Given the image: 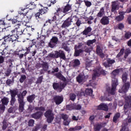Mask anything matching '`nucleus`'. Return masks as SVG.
I'll return each instance as SVG.
<instances>
[{"label":"nucleus","mask_w":131,"mask_h":131,"mask_svg":"<svg viewBox=\"0 0 131 131\" xmlns=\"http://www.w3.org/2000/svg\"><path fill=\"white\" fill-rule=\"evenodd\" d=\"M4 111H5V105L2 102H0V112L3 113Z\"/></svg>","instance_id":"79ce46f5"},{"label":"nucleus","mask_w":131,"mask_h":131,"mask_svg":"<svg viewBox=\"0 0 131 131\" xmlns=\"http://www.w3.org/2000/svg\"><path fill=\"white\" fill-rule=\"evenodd\" d=\"M55 76L57 78H59V79H62L63 80H65V78L64 77H61L62 75L60 73H56L55 74Z\"/></svg>","instance_id":"ea45409f"},{"label":"nucleus","mask_w":131,"mask_h":131,"mask_svg":"<svg viewBox=\"0 0 131 131\" xmlns=\"http://www.w3.org/2000/svg\"><path fill=\"white\" fill-rule=\"evenodd\" d=\"M25 79H26V76L25 75H21V77L19 79V81L20 82L22 83V82H24V81L25 80Z\"/></svg>","instance_id":"de8ad7c7"},{"label":"nucleus","mask_w":131,"mask_h":131,"mask_svg":"<svg viewBox=\"0 0 131 131\" xmlns=\"http://www.w3.org/2000/svg\"><path fill=\"white\" fill-rule=\"evenodd\" d=\"M10 36H11L12 42L19 38V36L17 34L16 35H10Z\"/></svg>","instance_id":"473e14b6"},{"label":"nucleus","mask_w":131,"mask_h":131,"mask_svg":"<svg viewBox=\"0 0 131 131\" xmlns=\"http://www.w3.org/2000/svg\"><path fill=\"white\" fill-rule=\"evenodd\" d=\"M119 8V2H112V12H115L116 10H118Z\"/></svg>","instance_id":"9b49d317"},{"label":"nucleus","mask_w":131,"mask_h":131,"mask_svg":"<svg viewBox=\"0 0 131 131\" xmlns=\"http://www.w3.org/2000/svg\"><path fill=\"white\" fill-rule=\"evenodd\" d=\"M62 10L64 13V14L66 15L67 14L68 12H69L70 10H71V6L69 5H67L64 7L62 8Z\"/></svg>","instance_id":"4be33fe9"},{"label":"nucleus","mask_w":131,"mask_h":131,"mask_svg":"<svg viewBox=\"0 0 131 131\" xmlns=\"http://www.w3.org/2000/svg\"><path fill=\"white\" fill-rule=\"evenodd\" d=\"M84 2L86 7H91V6H92V3H91V2H89V1H84Z\"/></svg>","instance_id":"0e129e2a"},{"label":"nucleus","mask_w":131,"mask_h":131,"mask_svg":"<svg viewBox=\"0 0 131 131\" xmlns=\"http://www.w3.org/2000/svg\"><path fill=\"white\" fill-rule=\"evenodd\" d=\"M92 31V28L91 27H88V28H85L84 30L83 31L82 34L84 35H88L90 33V32H91Z\"/></svg>","instance_id":"aec40b11"},{"label":"nucleus","mask_w":131,"mask_h":131,"mask_svg":"<svg viewBox=\"0 0 131 131\" xmlns=\"http://www.w3.org/2000/svg\"><path fill=\"white\" fill-rule=\"evenodd\" d=\"M35 109L37 111H45L46 110V109L43 107H36Z\"/></svg>","instance_id":"3c124183"},{"label":"nucleus","mask_w":131,"mask_h":131,"mask_svg":"<svg viewBox=\"0 0 131 131\" xmlns=\"http://www.w3.org/2000/svg\"><path fill=\"white\" fill-rule=\"evenodd\" d=\"M70 100L72 101H74L75 99L76 98V95H75L74 94H70Z\"/></svg>","instance_id":"8fccbe9b"},{"label":"nucleus","mask_w":131,"mask_h":131,"mask_svg":"<svg viewBox=\"0 0 131 131\" xmlns=\"http://www.w3.org/2000/svg\"><path fill=\"white\" fill-rule=\"evenodd\" d=\"M47 12H48V8L45 7L40 10V14L43 15V14H46Z\"/></svg>","instance_id":"a19ab883"},{"label":"nucleus","mask_w":131,"mask_h":131,"mask_svg":"<svg viewBox=\"0 0 131 131\" xmlns=\"http://www.w3.org/2000/svg\"><path fill=\"white\" fill-rule=\"evenodd\" d=\"M27 94V91H24V92H23L22 94H17V97L19 95H20L23 97V98H24V97H25L26 96V94Z\"/></svg>","instance_id":"052dcab7"},{"label":"nucleus","mask_w":131,"mask_h":131,"mask_svg":"<svg viewBox=\"0 0 131 131\" xmlns=\"http://www.w3.org/2000/svg\"><path fill=\"white\" fill-rule=\"evenodd\" d=\"M47 58H55V54H54V53H50V54H49L48 56H47Z\"/></svg>","instance_id":"69168bd1"},{"label":"nucleus","mask_w":131,"mask_h":131,"mask_svg":"<svg viewBox=\"0 0 131 131\" xmlns=\"http://www.w3.org/2000/svg\"><path fill=\"white\" fill-rule=\"evenodd\" d=\"M124 18V16H123V14H122L117 16L116 17V20H117V21H122V20H123Z\"/></svg>","instance_id":"58836bf2"},{"label":"nucleus","mask_w":131,"mask_h":131,"mask_svg":"<svg viewBox=\"0 0 131 131\" xmlns=\"http://www.w3.org/2000/svg\"><path fill=\"white\" fill-rule=\"evenodd\" d=\"M59 57L63 59V60H65V59H66L65 53L62 50L59 51Z\"/></svg>","instance_id":"cd10ccee"},{"label":"nucleus","mask_w":131,"mask_h":131,"mask_svg":"<svg viewBox=\"0 0 131 131\" xmlns=\"http://www.w3.org/2000/svg\"><path fill=\"white\" fill-rule=\"evenodd\" d=\"M34 99H35V95L34 94L27 97V101H28L29 103H32V102L34 101Z\"/></svg>","instance_id":"5701e85b"},{"label":"nucleus","mask_w":131,"mask_h":131,"mask_svg":"<svg viewBox=\"0 0 131 131\" xmlns=\"http://www.w3.org/2000/svg\"><path fill=\"white\" fill-rule=\"evenodd\" d=\"M72 62L74 67H77L80 65V61L78 59H74Z\"/></svg>","instance_id":"b1692460"},{"label":"nucleus","mask_w":131,"mask_h":131,"mask_svg":"<svg viewBox=\"0 0 131 131\" xmlns=\"http://www.w3.org/2000/svg\"><path fill=\"white\" fill-rule=\"evenodd\" d=\"M42 79H43V77L42 76L39 77L37 79V83H41V82H42Z\"/></svg>","instance_id":"4d7b16f0"},{"label":"nucleus","mask_w":131,"mask_h":131,"mask_svg":"<svg viewBox=\"0 0 131 131\" xmlns=\"http://www.w3.org/2000/svg\"><path fill=\"white\" fill-rule=\"evenodd\" d=\"M9 126H11V124L6 122V121L4 120L3 121V129H6V128H7V127H9Z\"/></svg>","instance_id":"c85d7f7f"},{"label":"nucleus","mask_w":131,"mask_h":131,"mask_svg":"<svg viewBox=\"0 0 131 131\" xmlns=\"http://www.w3.org/2000/svg\"><path fill=\"white\" fill-rule=\"evenodd\" d=\"M96 42V39H94L93 40H89L86 42V45L89 47H91L90 48H87L85 49V52L86 53H90L91 51H93V47H92V45H93V43H95Z\"/></svg>","instance_id":"0eeeda50"},{"label":"nucleus","mask_w":131,"mask_h":131,"mask_svg":"<svg viewBox=\"0 0 131 131\" xmlns=\"http://www.w3.org/2000/svg\"><path fill=\"white\" fill-rule=\"evenodd\" d=\"M69 123H70V120L68 119L63 121V124L64 125H69Z\"/></svg>","instance_id":"338daca9"},{"label":"nucleus","mask_w":131,"mask_h":131,"mask_svg":"<svg viewBox=\"0 0 131 131\" xmlns=\"http://www.w3.org/2000/svg\"><path fill=\"white\" fill-rule=\"evenodd\" d=\"M86 78H88V76H84L83 75L80 74L76 77V80L77 82L82 84L83 82L86 81Z\"/></svg>","instance_id":"423d86ee"},{"label":"nucleus","mask_w":131,"mask_h":131,"mask_svg":"<svg viewBox=\"0 0 131 131\" xmlns=\"http://www.w3.org/2000/svg\"><path fill=\"white\" fill-rule=\"evenodd\" d=\"M123 53H124V49L122 48L121 49L120 52L117 55V58H119V57H121V55H123Z\"/></svg>","instance_id":"c03bdc74"},{"label":"nucleus","mask_w":131,"mask_h":131,"mask_svg":"<svg viewBox=\"0 0 131 131\" xmlns=\"http://www.w3.org/2000/svg\"><path fill=\"white\" fill-rule=\"evenodd\" d=\"M11 34L10 35H16L17 34V29H15L14 30H13L11 31Z\"/></svg>","instance_id":"bf43d9fd"},{"label":"nucleus","mask_w":131,"mask_h":131,"mask_svg":"<svg viewBox=\"0 0 131 131\" xmlns=\"http://www.w3.org/2000/svg\"><path fill=\"white\" fill-rule=\"evenodd\" d=\"M45 116L47 118V122L48 123H51L54 120V114L52 110H48L45 114Z\"/></svg>","instance_id":"7ed1b4c3"},{"label":"nucleus","mask_w":131,"mask_h":131,"mask_svg":"<svg viewBox=\"0 0 131 131\" xmlns=\"http://www.w3.org/2000/svg\"><path fill=\"white\" fill-rule=\"evenodd\" d=\"M54 100L56 105H60L63 102L64 98L63 96H56L54 97Z\"/></svg>","instance_id":"9d476101"},{"label":"nucleus","mask_w":131,"mask_h":131,"mask_svg":"<svg viewBox=\"0 0 131 131\" xmlns=\"http://www.w3.org/2000/svg\"><path fill=\"white\" fill-rule=\"evenodd\" d=\"M71 23H72V18H71V17L68 18L61 25V28H67L69 27V26L71 25Z\"/></svg>","instance_id":"39448f33"},{"label":"nucleus","mask_w":131,"mask_h":131,"mask_svg":"<svg viewBox=\"0 0 131 131\" xmlns=\"http://www.w3.org/2000/svg\"><path fill=\"white\" fill-rule=\"evenodd\" d=\"M102 127H103V126H102V123H97L94 125V131H100Z\"/></svg>","instance_id":"f3484780"},{"label":"nucleus","mask_w":131,"mask_h":131,"mask_svg":"<svg viewBox=\"0 0 131 131\" xmlns=\"http://www.w3.org/2000/svg\"><path fill=\"white\" fill-rule=\"evenodd\" d=\"M122 79L123 82H126V80H127V74L126 73L122 74Z\"/></svg>","instance_id":"2f4dec72"},{"label":"nucleus","mask_w":131,"mask_h":131,"mask_svg":"<svg viewBox=\"0 0 131 131\" xmlns=\"http://www.w3.org/2000/svg\"><path fill=\"white\" fill-rule=\"evenodd\" d=\"M56 14L58 16H59L60 17H64V16L66 15L65 14V12H64L63 9L61 8H58Z\"/></svg>","instance_id":"a211bd4d"},{"label":"nucleus","mask_w":131,"mask_h":131,"mask_svg":"<svg viewBox=\"0 0 131 131\" xmlns=\"http://www.w3.org/2000/svg\"><path fill=\"white\" fill-rule=\"evenodd\" d=\"M120 117V114L119 113H117L116 115L114 116L113 118V121L114 122H116L117 121V120Z\"/></svg>","instance_id":"f704fd0d"},{"label":"nucleus","mask_w":131,"mask_h":131,"mask_svg":"<svg viewBox=\"0 0 131 131\" xmlns=\"http://www.w3.org/2000/svg\"><path fill=\"white\" fill-rule=\"evenodd\" d=\"M54 54V56L55 58H59L60 57V51H55Z\"/></svg>","instance_id":"680f3d73"},{"label":"nucleus","mask_w":131,"mask_h":131,"mask_svg":"<svg viewBox=\"0 0 131 131\" xmlns=\"http://www.w3.org/2000/svg\"><path fill=\"white\" fill-rule=\"evenodd\" d=\"M8 53V50L7 49H5L2 52H1V54L2 55V56H6V55H7Z\"/></svg>","instance_id":"603ef678"},{"label":"nucleus","mask_w":131,"mask_h":131,"mask_svg":"<svg viewBox=\"0 0 131 131\" xmlns=\"http://www.w3.org/2000/svg\"><path fill=\"white\" fill-rule=\"evenodd\" d=\"M5 62V57L0 56V64H3Z\"/></svg>","instance_id":"e2e57ef3"},{"label":"nucleus","mask_w":131,"mask_h":131,"mask_svg":"<svg viewBox=\"0 0 131 131\" xmlns=\"http://www.w3.org/2000/svg\"><path fill=\"white\" fill-rule=\"evenodd\" d=\"M106 61L110 65L113 64V63H115V60L114 59H111L110 58H107Z\"/></svg>","instance_id":"49530a36"},{"label":"nucleus","mask_w":131,"mask_h":131,"mask_svg":"<svg viewBox=\"0 0 131 131\" xmlns=\"http://www.w3.org/2000/svg\"><path fill=\"white\" fill-rule=\"evenodd\" d=\"M100 22L102 25H108L109 24V17L108 16H103Z\"/></svg>","instance_id":"f8f14e48"},{"label":"nucleus","mask_w":131,"mask_h":131,"mask_svg":"<svg viewBox=\"0 0 131 131\" xmlns=\"http://www.w3.org/2000/svg\"><path fill=\"white\" fill-rule=\"evenodd\" d=\"M57 43H58V38L56 37H53L49 43V47L52 48H54Z\"/></svg>","instance_id":"6e6552de"},{"label":"nucleus","mask_w":131,"mask_h":131,"mask_svg":"<svg viewBox=\"0 0 131 131\" xmlns=\"http://www.w3.org/2000/svg\"><path fill=\"white\" fill-rule=\"evenodd\" d=\"M119 73V70H115L112 73V88H110V87H108L106 90L107 93H108V94H111V95L115 94V91H116V86L118 85V82L116 78H115V76H116V75H118Z\"/></svg>","instance_id":"f257e3e1"},{"label":"nucleus","mask_w":131,"mask_h":131,"mask_svg":"<svg viewBox=\"0 0 131 131\" xmlns=\"http://www.w3.org/2000/svg\"><path fill=\"white\" fill-rule=\"evenodd\" d=\"M82 52H83V50H82V49L77 50L76 49V46L75 47L74 56L75 57H78V56H79V54H81Z\"/></svg>","instance_id":"412c9836"},{"label":"nucleus","mask_w":131,"mask_h":131,"mask_svg":"<svg viewBox=\"0 0 131 131\" xmlns=\"http://www.w3.org/2000/svg\"><path fill=\"white\" fill-rule=\"evenodd\" d=\"M67 110H74V104L67 105Z\"/></svg>","instance_id":"37998d69"},{"label":"nucleus","mask_w":131,"mask_h":131,"mask_svg":"<svg viewBox=\"0 0 131 131\" xmlns=\"http://www.w3.org/2000/svg\"><path fill=\"white\" fill-rule=\"evenodd\" d=\"M64 88H65V84H59V90L58 92L61 93V92H62V89H64Z\"/></svg>","instance_id":"09e8293b"},{"label":"nucleus","mask_w":131,"mask_h":131,"mask_svg":"<svg viewBox=\"0 0 131 131\" xmlns=\"http://www.w3.org/2000/svg\"><path fill=\"white\" fill-rule=\"evenodd\" d=\"M130 36H131V32H126L125 33V38H126V39H128L129 38H130Z\"/></svg>","instance_id":"a18cd8bd"},{"label":"nucleus","mask_w":131,"mask_h":131,"mask_svg":"<svg viewBox=\"0 0 131 131\" xmlns=\"http://www.w3.org/2000/svg\"><path fill=\"white\" fill-rule=\"evenodd\" d=\"M117 27L118 29H120V30H121L124 28V25H123V24H119L118 25Z\"/></svg>","instance_id":"864d4df0"},{"label":"nucleus","mask_w":131,"mask_h":131,"mask_svg":"<svg viewBox=\"0 0 131 131\" xmlns=\"http://www.w3.org/2000/svg\"><path fill=\"white\" fill-rule=\"evenodd\" d=\"M10 93L11 97L15 98V97H16V96H17L18 94V90H10Z\"/></svg>","instance_id":"393cba45"},{"label":"nucleus","mask_w":131,"mask_h":131,"mask_svg":"<svg viewBox=\"0 0 131 131\" xmlns=\"http://www.w3.org/2000/svg\"><path fill=\"white\" fill-rule=\"evenodd\" d=\"M41 65L42 66V68L45 71H48V69H49V67L48 66V63L46 62H43L41 63Z\"/></svg>","instance_id":"bb28decb"},{"label":"nucleus","mask_w":131,"mask_h":131,"mask_svg":"<svg viewBox=\"0 0 131 131\" xmlns=\"http://www.w3.org/2000/svg\"><path fill=\"white\" fill-rule=\"evenodd\" d=\"M81 105L80 104H74V110H80Z\"/></svg>","instance_id":"4c0bfd02"},{"label":"nucleus","mask_w":131,"mask_h":131,"mask_svg":"<svg viewBox=\"0 0 131 131\" xmlns=\"http://www.w3.org/2000/svg\"><path fill=\"white\" fill-rule=\"evenodd\" d=\"M16 28L15 29H16V33H17V35H22V34H23V30H22V29L21 28H20V26L19 25V24H17V25H16Z\"/></svg>","instance_id":"dca6fc26"},{"label":"nucleus","mask_w":131,"mask_h":131,"mask_svg":"<svg viewBox=\"0 0 131 131\" xmlns=\"http://www.w3.org/2000/svg\"><path fill=\"white\" fill-rule=\"evenodd\" d=\"M97 109L98 110H104V111H108V105L104 103H101L98 106Z\"/></svg>","instance_id":"4468645a"},{"label":"nucleus","mask_w":131,"mask_h":131,"mask_svg":"<svg viewBox=\"0 0 131 131\" xmlns=\"http://www.w3.org/2000/svg\"><path fill=\"white\" fill-rule=\"evenodd\" d=\"M120 131H128V128H127L126 126H122V129Z\"/></svg>","instance_id":"774afa93"},{"label":"nucleus","mask_w":131,"mask_h":131,"mask_svg":"<svg viewBox=\"0 0 131 131\" xmlns=\"http://www.w3.org/2000/svg\"><path fill=\"white\" fill-rule=\"evenodd\" d=\"M85 93L89 96H92V95H93V90L91 89H87L85 90Z\"/></svg>","instance_id":"c9c22d12"},{"label":"nucleus","mask_w":131,"mask_h":131,"mask_svg":"<svg viewBox=\"0 0 131 131\" xmlns=\"http://www.w3.org/2000/svg\"><path fill=\"white\" fill-rule=\"evenodd\" d=\"M104 13L105 12L104 11V8L102 7L99 11V12L97 14V17H103V15H104Z\"/></svg>","instance_id":"a878e982"},{"label":"nucleus","mask_w":131,"mask_h":131,"mask_svg":"<svg viewBox=\"0 0 131 131\" xmlns=\"http://www.w3.org/2000/svg\"><path fill=\"white\" fill-rule=\"evenodd\" d=\"M53 86L54 90H58V92L60 91V84L58 83H54L53 84Z\"/></svg>","instance_id":"c756f323"},{"label":"nucleus","mask_w":131,"mask_h":131,"mask_svg":"<svg viewBox=\"0 0 131 131\" xmlns=\"http://www.w3.org/2000/svg\"><path fill=\"white\" fill-rule=\"evenodd\" d=\"M101 74L103 75H106V72L102 70V68H99L94 70V73L92 76V80L90 81V85L95 88L97 85V80H96V77H98Z\"/></svg>","instance_id":"f03ea898"},{"label":"nucleus","mask_w":131,"mask_h":131,"mask_svg":"<svg viewBox=\"0 0 131 131\" xmlns=\"http://www.w3.org/2000/svg\"><path fill=\"white\" fill-rule=\"evenodd\" d=\"M62 118L63 119V121H65V120H68V116L65 114H62L61 115Z\"/></svg>","instance_id":"13d9d810"},{"label":"nucleus","mask_w":131,"mask_h":131,"mask_svg":"<svg viewBox=\"0 0 131 131\" xmlns=\"http://www.w3.org/2000/svg\"><path fill=\"white\" fill-rule=\"evenodd\" d=\"M29 126H33V124H34V120H30L28 123Z\"/></svg>","instance_id":"6e6d98bb"},{"label":"nucleus","mask_w":131,"mask_h":131,"mask_svg":"<svg viewBox=\"0 0 131 131\" xmlns=\"http://www.w3.org/2000/svg\"><path fill=\"white\" fill-rule=\"evenodd\" d=\"M15 102H16V98L11 97V100L10 101L11 105H14V104H15Z\"/></svg>","instance_id":"5fc2aeb1"},{"label":"nucleus","mask_w":131,"mask_h":131,"mask_svg":"<svg viewBox=\"0 0 131 131\" xmlns=\"http://www.w3.org/2000/svg\"><path fill=\"white\" fill-rule=\"evenodd\" d=\"M41 115H42V113H41V112H39L32 115V117L35 118V119H38V118H40Z\"/></svg>","instance_id":"6ab92c4d"},{"label":"nucleus","mask_w":131,"mask_h":131,"mask_svg":"<svg viewBox=\"0 0 131 131\" xmlns=\"http://www.w3.org/2000/svg\"><path fill=\"white\" fill-rule=\"evenodd\" d=\"M96 52L97 54L101 57V58H104L105 57V54L103 53V50L101 49V47H100V46H97Z\"/></svg>","instance_id":"ddd939ff"},{"label":"nucleus","mask_w":131,"mask_h":131,"mask_svg":"<svg viewBox=\"0 0 131 131\" xmlns=\"http://www.w3.org/2000/svg\"><path fill=\"white\" fill-rule=\"evenodd\" d=\"M124 57L125 59H126L127 56H128L129 54H130V49H127L125 50V52H124Z\"/></svg>","instance_id":"e433bc0d"},{"label":"nucleus","mask_w":131,"mask_h":131,"mask_svg":"<svg viewBox=\"0 0 131 131\" xmlns=\"http://www.w3.org/2000/svg\"><path fill=\"white\" fill-rule=\"evenodd\" d=\"M4 41L2 42V45H6V42L11 41L12 42V37L11 36V34L8 35H6L4 37Z\"/></svg>","instance_id":"2eb2a0df"},{"label":"nucleus","mask_w":131,"mask_h":131,"mask_svg":"<svg viewBox=\"0 0 131 131\" xmlns=\"http://www.w3.org/2000/svg\"><path fill=\"white\" fill-rule=\"evenodd\" d=\"M18 101L19 103V112H23L24 111V97L21 95H18Z\"/></svg>","instance_id":"20e7f679"},{"label":"nucleus","mask_w":131,"mask_h":131,"mask_svg":"<svg viewBox=\"0 0 131 131\" xmlns=\"http://www.w3.org/2000/svg\"><path fill=\"white\" fill-rule=\"evenodd\" d=\"M76 22V25L78 27H79L80 26V25L81 24V21L78 18L77 16L74 17Z\"/></svg>","instance_id":"72a5a7b5"},{"label":"nucleus","mask_w":131,"mask_h":131,"mask_svg":"<svg viewBox=\"0 0 131 131\" xmlns=\"http://www.w3.org/2000/svg\"><path fill=\"white\" fill-rule=\"evenodd\" d=\"M1 103L4 105H8V103H9V99L8 98L4 97L3 99H2Z\"/></svg>","instance_id":"7c9ffc66"},{"label":"nucleus","mask_w":131,"mask_h":131,"mask_svg":"<svg viewBox=\"0 0 131 131\" xmlns=\"http://www.w3.org/2000/svg\"><path fill=\"white\" fill-rule=\"evenodd\" d=\"M129 82L125 83L121 88V89L119 90V93H126L128 89H129Z\"/></svg>","instance_id":"1a4fd4ad"}]
</instances>
